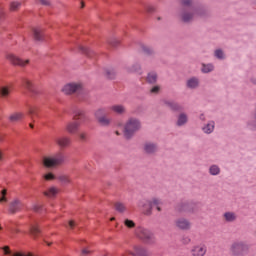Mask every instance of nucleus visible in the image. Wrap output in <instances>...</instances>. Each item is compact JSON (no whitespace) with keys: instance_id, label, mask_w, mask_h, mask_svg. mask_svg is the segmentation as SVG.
<instances>
[{"instance_id":"nucleus-1","label":"nucleus","mask_w":256,"mask_h":256,"mask_svg":"<svg viewBox=\"0 0 256 256\" xmlns=\"http://www.w3.org/2000/svg\"><path fill=\"white\" fill-rule=\"evenodd\" d=\"M73 120L66 125V131L71 135H75L79 131V127L87 121V116H85V112L82 110H77L74 112Z\"/></svg>"},{"instance_id":"nucleus-2","label":"nucleus","mask_w":256,"mask_h":256,"mask_svg":"<svg viewBox=\"0 0 256 256\" xmlns=\"http://www.w3.org/2000/svg\"><path fill=\"white\" fill-rule=\"evenodd\" d=\"M181 5L182 7H184V11L182 13V21L184 23H189L190 21H193L195 15H199V10L193 7V1L182 0Z\"/></svg>"},{"instance_id":"nucleus-3","label":"nucleus","mask_w":256,"mask_h":256,"mask_svg":"<svg viewBox=\"0 0 256 256\" xmlns=\"http://www.w3.org/2000/svg\"><path fill=\"white\" fill-rule=\"evenodd\" d=\"M63 163H65V155L63 152H57L52 156H45L43 158V165L48 169H51L52 167H59V165H63Z\"/></svg>"},{"instance_id":"nucleus-4","label":"nucleus","mask_w":256,"mask_h":256,"mask_svg":"<svg viewBox=\"0 0 256 256\" xmlns=\"http://www.w3.org/2000/svg\"><path fill=\"white\" fill-rule=\"evenodd\" d=\"M141 129V122L136 118H130L124 126V137L131 139Z\"/></svg>"},{"instance_id":"nucleus-5","label":"nucleus","mask_w":256,"mask_h":256,"mask_svg":"<svg viewBox=\"0 0 256 256\" xmlns=\"http://www.w3.org/2000/svg\"><path fill=\"white\" fill-rule=\"evenodd\" d=\"M161 200L154 198L151 200H141L138 207H142L144 215H151L153 207H156L157 211H161Z\"/></svg>"},{"instance_id":"nucleus-6","label":"nucleus","mask_w":256,"mask_h":256,"mask_svg":"<svg viewBox=\"0 0 256 256\" xmlns=\"http://www.w3.org/2000/svg\"><path fill=\"white\" fill-rule=\"evenodd\" d=\"M230 253L233 256H245L249 253V245L243 241H235L230 246Z\"/></svg>"},{"instance_id":"nucleus-7","label":"nucleus","mask_w":256,"mask_h":256,"mask_svg":"<svg viewBox=\"0 0 256 256\" xmlns=\"http://www.w3.org/2000/svg\"><path fill=\"white\" fill-rule=\"evenodd\" d=\"M135 233L139 239L144 241V243H155V237L153 236V233L147 230V228L138 227L136 228Z\"/></svg>"},{"instance_id":"nucleus-8","label":"nucleus","mask_w":256,"mask_h":256,"mask_svg":"<svg viewBox=\"0 0 256 256\" xmlns=\"http://www.w3.org/2000/svg\"><path fill=\"white\" fill-rule=\"evenodd\" d=\"M62 91L65 93V95H73V93L76 95H81L83 93V84L69 83L63 87Z\"/></svg>"},{"instance_id":"nucleus-9","label":"nucleus","mask_w":256,"mask_h":256,"mask_svg":"<svg viewBox=\"0 0 256 256\" xmlns=\"http://www.w3.org/2000/svg\"><path fill=\"white\" fill-rule=\"evenodd\" d=\"M197 209V204L193 202H181L176 206V211H178V213H195Z\"/></svg>"},{"instance_id":"nucleus-10","label":"nucleus","mask_w":256,"mask_h":256,"mask_svg":"<svg viewBox=\"0 0 256 256\" xmlns=\"http://www.w3.org/2000/svg\"><path fill=\"white\" fill-rule=\"evenodd\" d=\"M6 59L12 64V65H18V67H25V65H29V60H21V58L17 57L13 53H7Z\"/></svg>"},{"instance_id":"nucleus-11","label":"nucleus","mask_w":256,"mask_h":256,"mask_svg":"<svg viewBox=\"0 0 256 256\" xmlns=\"http://www.w3.org/2000/svg\"><path fill=\"white\" fill-rule=\"evenodd\" d=\"M27 111L33 123H35L37 119H41V115L39 114V107L28 104Z\"/></svg>"},{"instance_id":"nucleus-12","label":"nucleus","mask_w":256,"mask_h":256,"mask_svg":"<svg viewBox=\"0 0 256 256\" xmlns=\"http://www.w3.org/2000/svg\"><path fill=\"white\" fill-rule=\"evenodd\" d=\"M23 209V203H21L18 199H15L9 204V213L12 215L15 213H19Z\"/></svg>"},{"instance_id":"nucleus-13","label":"nucleus","mask_w":256,"mask_h":256,"mask_svg":"<svg viewBox=\"0 0 256 256\" xmlns=\"http://www.w3.org/2000/svg\"><path fill=\"white\" fill-rule=\"evenodd\" d=\"M22 87H24V89H27L29 93H32V95H37V89L35 88V85H33V82H31L29 79H22Z\"/></svg>"},{"instance_id":"nucleus-14","label":"nucleus","mask_w":256,"mask_h":256,"mask_svg":"<svg viewBox=\"0 0 256 256\" xmlns=\"http://www.w3.org/2000/svg\"><path fill=\"white\" fill-rule=\"evenodd\" d=\"M175 223L176 227H178V229H182L183 231L191 229V222L185 218H179L175 221Z\"/></svg>"},{"instance_id":"nucleus-15","label":"nucleus","mask_w":256,"mask_h":256,"mask_svg":"<svg viewBox=\"0 0 256 256\" xmlns=\"http://www.w3.org/2000/svg\"><path fill=\"white\" fill-rule=\"evenodd\" d=\"M192 256H205L207 253V246L198 245L194 246L191 250Z\"/></svg>"},{"instance_id":"nucleus-16","label":"nucleus","mask_w":256,"mask_h":256,"mask_svg":"<svg viewBox=\"0 0 256 256\" xmlns=\"http://www.w3.org/2000/svg\"><path fill=\"white\" fill-rule=\"evenodd\" d=\"M55 143L62 149H65V147H69L71 145V138L69 137H60L55 139Z\"/></svg>"},{"instance_id":"nucleus-17","label":"nucleus","mask_w":256,"mask_h":256,"mask_svg":"<svg viewBox=\"0 0 256 256\" xmlns=\"http://www.w3.org/2000/svg\"><path fill=\"white\" fill-rule=\"evenodd\" d=\"M25 118V113L23 112H14L8 117L10 123H17Z\"/></svg>"},{"instance_id":"nucleus-18","label":"nucleus","mask_w":256,"mask_h":256,"mask_svg":"<svg viewBox=\"0 0 256 256\" xmlns=\"http://www.w3.org/2000/svg\"><path fill=\"white\" fill-rule=\"evenodd\" d=\"M129 254L133 256H149V252L147 251V249L141 246H135L134 252H129Z\"/></svg>"},{"instance_id":"nucleus-19","label":"nucleus","mask_w":256,"mask_h":256,"mask_svg":"<svg viewBox=\"0 0 256 256\" xmlns=\"http://www.w3.org/2000/svg\"><path fill=\"white\" fill-rule=\"evenodd\" d=\"M144 151L145 153H148L149 155L153 153H157V144L151 143V142H146L144 144Z\"/></svg>"},{"instance_id":"nucleus-20","label":"nucleus","mask_w":256,"mask_h":256,"mask_svg":"<svg viewBox=\"0 0 256 256\" xmlns=\"http://www.w3.org/2000/svg\"><path fill=\"white\" fill-rule=\"evenodd\" d=\"M165 104L172 111H183V106H181L179 103H176V102H173V101H167V102H165Z\"/></svg>"},{"instance_id":"nucleus-21","label":"nucleus","mask_w":256,"mask_h":256,"mask_svg":"<svg viewBox=\"0 0 256 256\" xmlns=\"http://www.w3.org/2000/svg\"><path fill=\"white\" fill-rule=\"evenodd\" d=\"M79 51H81V53L89 57V59H93L95 57V53L93 52V50L85 46H79Z\"/></svg>"},{"instance_id":"nucleus-22","label":"nucleus","mask_w":256,"mask_h":256,"mask_svg":"<svg viewBox=\"0 0 256 256\" xmlns=\"http://www.w3.org/2000/svg\"><path fill=\"white\" fill-rule=\"evenodd\" d=\"M32 33L35 41H43V31L41 29L34 28Z\"/></svg>"},{"instance_id":"nucleus-23","label":"nucleus","mask_w":256,"mask_h":256,"mask_svg":"<svg viewBox=\"0 0 256 256\" xmlns=\"http://www.w3.org/2000/svg\"><path fill=\"white\" fill-rule=\"evenodd\" d=\"M188 121V118H187V114L185 113H181L179 116H178V120L176 122V125L178 127H183V125H185Z\"/></svg>"},{"instance_id":"nucleus-24","label":"nucleus","mask_w":256,"mask_h":256,"mask_svg":"<svg viewBox=\"0 0 256 256\" xmlns=\"http://www.w3.org/2000/svg\"><path fill=\"white\" fill-rule=\"evenodd\" d=\"M30 233L32 237L37 238L38 235H41V229H39V225L32 224L30 226Z\"/></svg>"},{"instance_id":"nucleus-25","label":"nucleus","mask_w":256,"mask_h":256,"mask_svg":"<svg viewBox=\"0 0 256 256\" xmlns=\"http://www.w3.org/2000/svg\"><path fill=\"white\" fill-rule=\"evenodd\" d=\"M187 87H189V89H195V88L199 87V79H197L195 77L190 78L187 81Z\"/></svg>"},{"instance_id":"nucleus-26","label":"nucleus","mask_w":256,"mask_h":256,"mask_svg":"<svg viewBox=\"0 0 256 256\" xmlns=\"http://www.w3.org/2000/svg\"><path fill=\"white\" fill-rule=\"evenodd\" d=\"M111 111L114 113H117L118 115H123L125 113V106L123 105H113L111 106Z\"/></svg>"},{"instance_id":"nucleus-27","label":"nucleus","mask_w":256,"mask_h":256,"mask_svg":"<svg viewBox=\"0 0 256 256\" xmlns=\"http://www.w3.org/2000/svg\"><path fill=\"white\" fill-rule=\"evenodd\" d=\"M10 93H11V89H9V87L2 86L0 88V97H2L3 99H7V97H9Z\"/></svg>"},{"instance_id":"nucleus-28","label":"nucleus","mask_w":256,"mask_h":256,"mask_svg":"<svg viewBox=\"0 0 256 256\" xmlns=\"http://www.w3.org/2000/svg\"><path fill=\"white\" fill-rule=\"evenodd\" d=\"M224 219L227 221V223H233V221L237 219V215H235L233 212H226L224 213Z\"/></svg>"},{"instance_id":"nucleus-29","label":"nucleus","mask_w":256,"mask_h":256,"mask_svg":"<svg viewBox=\"0 0 256 256\" xmlns=\"http://www.w3.org/2000/svg\"><path fill=\"white\" fill-rule=\"evenodd\" d=\"M214 129H215V122L213 121H210L206 126L203 127L204 133H207L208 135L210 133H213Z\"/></svg>"},{"instance_id":"nucleus-30","label":"nucleus","mask_w":256,"mask_h":256,"mask_svg":"<svg viewBox=\"0 0 256 256\" xmlns=\"http://www.w3.org/2000/svg\"><path fill=\"white\" fill-rule=\"evenodd\" d=\"M57 193H59V190H57L55 187H51L48 189V191L44 192V195L46 197H55Z\"/></svg>"},{"instance_id":"nucleus-31","label":"nucleus","mask_w":256,"mask_h":256,"mask_svg":"<svg viewBox=\"0 0 256 256\" xmlns=\"http://www.w3.org/2000/svg\"><path fill=\"white\" fill-rule=\"evenodd\" d=\"M146 81H147L148 83H151V84L157 83V73H155V72H150V73L148 74V76H147Z\"/></svg>"},{"instance_id":"nucleus-32","label":"nucleus","mask_w":256,"mask_h":256,"mask_svg":"<svg viewBox=\"0 0 256 256\" xmlns=\"http://www.w3.org/2000/svg\"><path fill=\"white\" fill-rule=\"evenodd\" d=\"M114 207L118 211V213H125V211L127 210V208L125 207V204L121 202H116Z\"/></svg>"},{"instance_id":"nucleus-33","label":"nucleus","mask_w":256,"mask_h":256,"mask_svg":"<svg viewBox=\"0 0 256 256\" xmlns=\"http://www.w3.org/2000/svg\"><path fill=\"white\" fill-rule=\"evenodd\" d=\"M214 67L212 64H202V73H211L213 71Z\"/></svg>"},{"instance_id":"nucleus-34","label":"nucleus","mask_w":256,"mask_h":256,"mask_svg":"<svg viewBox=\"0 0 256 256\" xmlns=\"http://www.w3.org/2000/svg\"><path fill=\"white\" fill-rule=\"evenodd\" d=\"M98 123L102 125L103 127H107L109 123H111V120H109L107 117L103 116L98 119Z\"/></svg>"},{"instance_id":"nucleus-35","label":"nucleus","mask_w":256,"mask_h":256,"mask_svg":"<svg viewBox=\"0 0 256 256\" xmlns=\"http://www.w3.org/2000/svg\"><path fill=\"white\" fill-rule=\"evenodd\" d=\"M209 171L211 175H219V173H221V169L217 165H212Z\"/></svg>"},{"instance_id":"nucleus-36","label":"nucleus","mask_w":256,"mask_h":256,"mask_svg":"<svg viewBox=\"0 0 256 256\" xmlns=\"http://www.w3.org/2000/svg\"><path fill=\"white\" fill-rule=\"evenodd\" d=\"M58 180L61 181L63 185H68V183H71V179L67 175H60Z\"/></svg>"},{"instance_id":"nucleus-37","label":"nucleus","mask_w":256,"mask_h":256,"mask_svg":"<svg viewBox=\"0 0 256 256\" xmlns=\"http://www.w3.org/2000/svg\"><path fill=\"white\" fill-rule=\"evenodd\" d=\"M106 114H107V110L106 109H98L95 112V117H96V119L99 120L100 117H105Z\"/></svg>"},{"instance_id":"nucleus-38","label":"nucleus","mask_w":256,"mask_h":256,"mask_svg":"<svg viewBox=\"0 0 256 256\" xmlns=\"http://www.w3.org/2000/svg\"><path fill=\"white\" fill-rule=\"evenodd\" d=\"M0 203H7V189L0 192Z\"/></svg>"},{"instance_id":"nucleus-39","label":"nucleus","mask_w":256,"mask_h":256,"mask_svg":"<svg viewBox=\"0 0 256 256\" xmlns=\"http://www.w3.org/2000/svg\"><path fill=\"white\" fill-rule=\"evenodd\" d=\"M128 71L129 73H140L141 66L139 64H135Z\"/></svg>"},{"instance_id":"nucleus-40","label":"nucleus","mask_w":256,"mask_h":256,"mask_svg":"<svg viewBox=\"0 0 256 256\" xmlns=\"http://www.w3.org/2000/svg\"><path fill=\"white\" fill-rule=\"evenodd\" d=\"M20 7H21L20 2H11V4H10L11 11H17V9H19Z\"/></svg>"},{"instance_id":"nucleus-41","label":"nucleus","mask_w":256,"mask_h":256,"mask_svg":"<svg viewBox=\"0 0 256 256\" xmlns=\"http://www.w3.org/2000/svg\"><path fill=\"white\" fill-rule=\"evenodd\" d=\"M125 227H128V229H133L135 227V222L133 220L126 219L124 221Z\"/></svg>"},{"instance_id":"nucleus-42","label":"nucleus","mask_w":256,"mask_h":256,"mask_svg":"<svg viewBox=\"0 0 256 256\" xmlns=\"http://www.w3.org/2000/svg\"><path fill=\"white\" fill-rule=\"evenodd\" d=\"M43 179L45 181H53V180H55V176L53 173H47V174L43 175Z\"/></svg>"},{"instance_id":"nucleus-43","label":"nucleus","mask_w":256,"mask_h":256,"mask_svg":"<svg viewBox=\"0 0 256 256\" xmlns=\"http://www.w3.org/2000/svg\"><path fill=\"white\" fill-rule=\"evenodd\" d=\"M215 57H217V59H225V56L223 54V50L218 49L215 51Z\"/></svg>"},{"instance_id":"nucleus-44","label":"nucleus","mask_w":256,"mask_h":256,"mask_svg":"<svg viewBox=\"0 0 256 256\" xmlns=\"http://www.w3.org/2000/svg\"><path fill=\"white\" fill-rule=\"evenodd\" d=\"M142 49H143L144 53H146V55H153V49H151L150 47L143 46Z\"/></svg>"},{"instance_id":"nucleus-45","label":"nucleus","mask_w":256,"mask_h":256,"mask_svg":"<svg viewBox=\"0 0 256 256\" xmlns=\"http://www.w3.org/2000/svg\"><path fill=\"white\" fill-rule=\"evenodd\" d=\"M106 76L108 77V79H115V70H108L106 72Z\"/></svg>"},{"instance_id":"nucleus-46","label":"nucleus","mask_w":256,"mask_h":256,"mask_svg":"<svg viewBox=\"0 0 256 256\" xmlns=\"http://www.w3.org/2000/svg\"><path fill=\"white\" fill-rule=\"evenodd\" d=\"M110 45H112V47H117L120 43V41L118 39H113L110 42Z\"/></svg>"},{"instance_id":"nucleus-47","label":"nucleus","mask_w":256,"mask_h":256,"mask_svg":"<svg viewBox=\"0 0 256 256\" xmlns=\"http://www.w3.org/2000/svg\"><path fill=\"white\" fill-rule=\"evenodd\" d=\"M160 87L159 86H154L151 90H150V93H155V94H157V93H159V91H160Z\"/></svg>"},{"instance_id":"nucleus-48","label":"nucleus","mask_w":256,"mask_h":256,"mask_svg":"<svg viewBox=\"0 0 256 256\" xmlns=\"http://www.w3.org/2000/svg\"><path fill=\"white\" fill-rule=\"evenodd\" d=\"M5 161V152L3 150H0V165Z\"/></svg>"},{"instance_id":"nucleus-49","label":"nucleus","mask_w":256,"mask_h":256,"mask_svg":"<svg viewBox=\"0 0 256 256\" xmlns=\"http://www.w3.org/2000/svg\"><path fill=\"white\" fill-rule=\"evenodd\" d=\"M146 11L147 13H155V8L154 6H147Z\"/></svg>"},{"instance_id":"nucleus-50","label":"nucleus","mask_w":256,"mask_h":256,"mask_svg":"<svg viewBox=\"0 0 256 256\" xmlns=\"http://www.w3.org/2000/svg\"><path fill=\"white\" fill-rule=\"evenodd\" d=\"M79 138L82 141H87V134L86 133H80L79 134Z\"/></svg>"},{"instance_id":"nucleus-51","label":"nucleus","mask_w":256,"mask_h":256,"mask_svg":"<svg viewBox=\"0 0 256 256\" xmlns=\"http://www.w3.org/2000/svg\"><path fill=\"white\" fill-rule=\"evenodd\" d=\"M33 211H35L36 213H39V211H41V206H39V205H34Z\"/></svg>"},{"instance_id":"nucleus-52","label":"nucleus","mask_w":256,"mask_h":256,"mask_svg":"<svg viewBox=\"0 0 256 256\" xmlns=\"http://www.w3.org/2000/svg\"><path fill=\"white\" fill-rule=\"evenodd\" d=\"M89 253H91V251H89L87 248H84V249L82 250V255H83V256H87V255H89Z\"/></svg>"},{"instance_id":"nucleus-53","label":"nucleus","mask_w":256,"mask_h":256,"mask_svg":"<svg viewBox=\"0 0 256 256\" xmlns=\"http://www.w3.org/2000/svg\"><path fill=\"white\" fill-rule=\"evenodd\" d=\"M5 19V12H3L2 9H0V21H3Z\"/></svg>"},{"instance_id":"nucleus-54","label":"nucleus","mask_w":256,"mask_h":256,"mask_svg":"<svg viewBox=\"0 0 256 256\" xmlns=\"http://www.w3.org/2000/svg\"><path fill=\"white\" fill-rule=\"evenodd\" d=\"M39 2L41 3V5H50L49 0H39Z\"/></svg>"},{"instance_id":"nucleus-55","label":"nucleus","mask_w":256,"mask_h":256,"mask_svg":"<svg viewBox=\"0 0 256 256\" xmlns=\"http://www.w3.org/2000/svg\"><path fill=\"white\" fill-rule=\"evenodd\" d=\"M69 227H70V229H74V227H75V221L71 220V221L69 222Z\"/></svg>"},{"instance_id":"nucleus-56","label":"nucleus","mask_w":256,"mask_h":256,"mask_svg":"<svg viewBox=\"0 0 256 256\" xmlns=\"http://www.w3.org/2000/svg\"><path fill=\"white\" fill-rule=\"evenodd\" d=\"M183 243H185L186 245L191 243V239H189L188 237L183 239Z\"/></svg>"},{"instance_id":"nucleus-57","label":"nucleus","mask_w":256,"mask_h":256,"mask_svg":"<svg viewBox=\"0 0 256 256\" xmlns=\"http://www.w3.org/2000/svg\"><path fill=\"white\" fill-rule=\"evenodd\" d=\"M29 127H30V129H33L35 126L32 123H30Z\"/></svg>"},{"instance_id":"nucleus-58","label":"nucleus","mask_w":256,"mask_h":256,"mask_svg":"<svg viewBox=\"0 0 256 256\" xmlns=\"http://www.w3.org/2000/svg\"><path fill=\"white\" fill-rule=\"evenodd\" d=\"M83 7H85V4L82 2V6H81V8L83 9Z\"/></svg>"},{"instance_id":"nucleus-59","label":"nucleus","mask_w":256,"mask_h":256,"mask_svg":"<svg viewBox=\"0 0 256 256\" xmlns=\"http://www.w3.org/2000/svg\"><path fill=\"white\" fill-rule=\"evenodd\" d=\"M158 21H161V17H158Z\"/></svg>"},{"instance_id":"nucleus-60","label":"nucleus","mask_w":256,"mask_h":256,"mask_svg":"<svg viewBox=\"0 0 256 256\" xmlns=\"http://www.w3.org/2000/svg\"><path fill=\"white\" fill-rule=\"evenodd\" d=\"M200 119H204V118H203V115L200 116Z\"/></svg>"},{"instance_id":"nucleus-61","label":"nucleus","mask_w":256,"mask_h":256,"mask_svg":"<svg viewBox=\"0 0 256 256\" xmlns=\"http://www.w3.org/2000/svg\"><path fill=\"white\" fill-rule=\"evenodd\" d=\"M116 135H119V132H116Z\"/></svg>"},{"instance_id":"nucleus-62","label":"nucleus","mask_w":256,"mask_h":256,"mask_svg":"<svg viewBox=\"0 0 256 256\" xmlns=\"http://www.w3.org/2000/svg\"><path fill=\"white\" fill-rule=\"evenodd\" d=\"M3 228L0 226V230H2Z\"/></svg>"}]
</instances>
